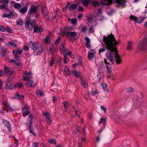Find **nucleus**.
I'll return each instance as SVG.
<instances>
[{
    "mask_svg": "<svg viewBox=\"0 0 147 147\" xmlns=\"http://www.w3.org/2000/svg\"><path fill=\"white\" fill-rule=\"evenodd\" d=\"M119 44L118 42L116 41L113 45L111 44H107V51L105 53L107 59L113 64L115 61V54L116 55V53L117 51L116 46Z\"/></svg>",
    "mask_w": 147,
    "mask_h": 147,
    "instance_id": "1",
    "label": "nucleus"
},
{
    "mask_svg": "<svg viewBox=\"0 0 147 147\" xmlns=\"http://www.w3.org/2000/svg\"><path fill=\"white\" fill-rule=\"evenodd\" d=\"M103 40V42L105 44L106 46L105 47H103L102 48L99 49V55H100V53L105 52L107 49V44L109 45L112 44L113 45L116 41L114 35L112 34H109L107 36H104Z\"/></svg>",
    "mask_w": 147,
    "mask_h": 147,
    "instance_id": "2",
    "label": "nucleus"
},
{
    "mask_svg": "<svg viewBox=\"0 0 147 147\" xmlns=\"http://www.w3.org/2000/svg\"><path fill=\"white\" fill-rule=\"evenodd\" d=\"M138 49L142 52L147 51V37L140 40L138 46Z\"/></svg>",
    "mask_w": 147,
    "mask_h": 147,
    "instance_id": "3",
    "label": "nucleus"
},
{
    "mask_svg": "<svg viewBox=\"0 0 147 147\" xmlns=\"http://www.w3.org/2000/svg\"><path fill=\"white\" fill-rule=\"evenodd\" d=\"M38 7L32 5L30 9L28 12V14L30 15H34L35 18L37 19L38 16Z\"/></svg>",
    "mask_w": 147,
    "mask_h": 147,
    "instance_id": "4",
    "label": "nucleus"
},
{
    "mask_svg": "<svg viewBox=\"0 0 147 147\" xmlns=\"http://www.w3.org/2000/svg\"><path fill=\"white\" fill-rule=\"evenodd\" d=\"M36 21L35 20H32L27 24H25V27L26 28H28L29 30H31L33 28H34L36 26Z\"/></svg>",
    "mask_w": 147,
    "mask_h": 147,
    "instance_id": "5",
    "label": "nucleus"
},
{
    "mask_svg": "<svg viewBox=\"0 0 147 147\" xmlns=\"http://www.w3.org/2000/svg\"><path fill=\"white\" fill-rule=\"evenodd\" d=\"M29 107L26 104L24 105V107L22 109L23 116L25 117L29 114L30 113Z\"/></svg>",
    "mask_w": 147,
    "mask_h": 147,
    "instance_id": "6",
    "label": "nucleus"
},
{
    "mask_svg": "<svg viewBox=\"0 0 147 147\" xmlns=\"http://www.w3.org/2000/svg\"><path fill=\"white\" fill-rule=\"evenodd\" d=\"M63 34L64 35L66 34L67 37L69 38L74 37L77 34V33L76 32H71L68 30L67 31V30L64 31Z\"/></svg>",
    "mask_w": 147,
    "mask_h": 147,
    "instance_id": "7",
    "label": "nucleus"
},
{
    "mask_svg": "<svg viewBox=\"0 0 147 147\" xmlns=\"http://www.w3.org/2000/svg\"><path fill=\"white\" fill-rule=\"evenodd\" d=\"M43 50L42 47L38 45L34 50V53L36 55H39L42 52Z\"/></svg>",
    "mask_w": 147,
    "mask_h": 147,
    "instance_id": "8",
    "label": "nucleus"
},
{
    "mask_svg": "<svg viewBox=\"0 0 147 147\" xmlns=\"http://www.w3.org/2000/svg\"><path fill=\"white\" fill-rule=\"evenodd\" d=\"M118 51L116 53V55L115 56V62L117 65L121 64L122 62V59L119 55L118 54Z\"/></svg>",
    "mask_w": 147,
    "mask_h": 147,
    "instance_id": "9",
    "label": "nucleus"
},
{
    "mask_svg": "<svg viewBox=\"0 0 147 147\" xmlns=\"http://www.w3.org/2000/svg\"><path fill=\"white\" fill-rule=\"evenodd\" d=\"M105 63L106 64L105 66L107 69V70L108 73L111 74L112 73V71L111 69V65L107 62V59H104Z\"/></svg>",
    "mask_w": 147,
    "mask_h": 147,
    "instance_id": "10",
    "label": "nucleus"
},
{
    "mask_svg": "<svg viewBox=\"0 0 147 147\" xmlns=\"http://www.w3.org/2000/svg\"><path fill=\"white\" fill-rule=\"evenodd\" d=\"M46 117V121L47 123L49 124H50L51 123V115L50 114L47 112L45 113L44 115Z\"/></svg>",
    "mask_w": 147,
    "mask_h": 147,
    "instance_id": "11",
    "label": "nucleus"
},
{
    "mask_svg": "<svg viewBox=\"0 0 147 147\" xmlns=\"http://www.w3.org/2000/svg\"><path fill=\"white\" fill-rule=\"evenodd\" d=\"M3 122L4 124V125L6 127H7V128L8 129L9 131L11 132V125L10 123L5 120H3Z\"/></svg>",
    "mask_w": 147,
    "mask_h": 147,
    "instance_id": "12",
    "label": "nucleus"
},
{
    "mask_svg": "<svg viewBox=\"0 0 147 147\" xmlns=\"http://www.w3.org/2000/svg\"><path fill=\"white\" fill-rule=\"evenodd\" d=\"M59 49L61 54L65 55L67 52V50L65 47V44L62 43L60 46Z\"/></svg>",
    "mask_w": 147,
    "mask_h": 147,
    "instance_id": "13",
    "label": "nucleus"
},
{
    "mask_svg": "<svg viewBox=\"0 0 147 147\" xmlns=\"http://www.w3.org/2000/svg\"><path fill=\"white\" fill-rule=\"evenodd\" d=\"M11 4L13 5V7L17 9H19L20 8L21 5L18 3H16L14 1H11Z\"/></svg>",
    "mask_w": 147,
    "mask_h": 147,
    "instance_id": "14",
    "label": "nucleus"
},
{
    "mask_svg": "<svg viewBox=\"0 0 147 147\" xmlns=\"http://www.w3.org/2000/svg\"><path fill=\"white\" fill-rule=\"evenodd\" d=\"M43 30V28L42 27L40 26H38L37 25H36V26L34 29V32L36 33L38 32H42Z\"/></svg>",
    "mask_w": 147,
    "mask_h": 147,
    "instance_id": "15",
    "label": "nucleus"
},
{
    "mask_svg": "<svg viewBox=\"0 0 147 147\" xmlns=\"http://www.w3.org/2000/svg\"><path fill=\"white\" fill-rule=\"evenodd\" d=\"M26 86L27 87H33L35 86V84L33 83V81L30 79L28 80L26 84Z\"/></svg>",
    "mask_w": 147,
    "mask_h": 147,
    "instance_id": "16",
    "label": "nucleus"
},
{
    "mask_svg": "<svg viewBox=\"0 0 147 147\" xmlns=\"http://www.w3.org/2000/svg\"><path fill=\"white\" fill-rule=\"evenodd\" d=\"M38 45V43L32 42H30L29 43V45L30 47L34 50L35 49Z\"/></svg>",
    "mask_w": 147,
    "mask_h": 147,
    "instance_id": "17",
    "label": "nucleus"
},
{
    "mask_svg": "<svg viewBox=\"0 0 147 147\" xmlns=\"http://www.w3.org/2000/svg\"><path fill=\"white\" fill-rule=\"evenodd\" d=\"M91 51L92 52H90L88 53V57L89 59H91L94 57V53L96 52L95 50H92Z\"/></svg>",
    "mask_w": 147,
    "mask_h": 147,
    "instance_id": "18",
    "label": "nucleus"
},
{
    "mask_svg": "<svg viewBox=\"0 0 147 147\" xmlns=\"http://www.w3.org/2000/svg\"><path fill=\"white\" fill-rule=\"evenodd\" d=\"M28 9V8L27 7H24L20 9L19 12L20 13L24 14L27 12Z\"/></svg>",
    "mask_w": 147,
    "mask_h": 147,
    "instance_id": "19",
    "label": "nucleus"
},
{
    "mask_svg": "<svg viewBox=\"0 0 147 147\" xmlns=\"http://www.w3.org/2000/svg\"><path fill=\"white\" fill-rule=\"evenodd\" d=\"M70 70L66 66L65 67L63 73L67 75H69L71 74Z\"/></svg>",
    "mask_w": 147,
    "mask_h": 147,
    "instance_id": "20",
    "label": "nucleus"
},
{
    "mask_svg": "<svg viewBox=\"0 0 147 147\" xmlns=\"http://www.w3.org/2000/svg\"><path fill=\"white\" fill-rule=\"evenodd\" d=\"M13 11L11 10L9 14H6L5 13H4L3 14V16L4 18H10L11 16L13 15Z\"/></svg>",
    "mask_w": 147,
    "mask_h": 147,
    "instance_id": "21",
    "label": "nucleus"
},
{
    "mask_svg": "<svg viewBox=\"0 0 147 147\" xmlns=\"http://www.w3.org/2000/svg\"><path fill=\"white\" fill-rule=\"evenodd\" d=\"M72 74L76 77L79 78L81 76V74L79 72H77L75 70L72 71Z\"/></svg>",
    "mask_w": 147,
    "mask_h": 147,
    "instance_id": "22",
    "label": "nucleus"
},
{
    "mask_svg": "<svg viewBox=\"0 0 147 147\" xmlns=\"http://www.w3.org/2000/svg\"><path fill=\"white\" fill-rule=\"evenodd\" d=\"M88 82L84 78L81 80V84L82 86L85 88L87 86Z\"/></svg>",
    "mask_w": 147,
    "mask_h": 147,
    "instance_id": "23",
    "label": "nucleus"
},
{
    "mask_svg": "<svg viewBox=\"0 0 147 147\" xmlns=\"http://www.w3.org/2000/svg\"><path fill=\"white\" fill-rule=\"evenodd\" d=\"M78 5L77 4H71L70 5L69 8V10L71 11H72L74 9H75L76 8Z\"/></svg>",
    "mask_w": 147,
    "mask_h": 147,
    "instance_id": "24",
    "label": "nucleus"
},
{
    "mask_svg": "<svg viewBox=\"0 0 147 147\" xmlns=\"http://www.w3.org/2000/svg\"><path fill=\"white\" fill-rule=\"evenodd\" d=\"M129 18L131 20H134V22L140 23V20L137 18H136L134 16H133L132 15L131 16L129 17Z\"/></svg>",
    "mask_w": 147,
    "mask_h": 147,
    "instance_id": "25",
    "label": "nucleus"
},
{
    "mask_svg": "<svg viewBox=\"0 0 147 147\" xmlns=\"http://www.w3.org/2000/svg\"><path fill=\"white\" fill-rule=\"evenodd\" d=\"M132 44L131 41H129L128 44L127 49L129 51H130L132 50Z\"/></svg>",
    "mask_w": 147,
    "mask_h": 147,
    "instance_id": "26",
    "label": "nucleus"
},
{
    "mask_svg": "<svg viewBox=\"0 0 147 147\" xmlns=\"http://www.w3.org/2000/svg\"><path fill=\"white\" fill-rule=\"evenodd\" d=\"M41 12L43 15L47 13L48 10L45 6L42 7L41 9Z\"/></svg>",
    "mask_w": 147,
    "mask_h": 147,
    "instance_id": "27",
    "label": "nucleus"
},
{
    "mask_svg": "<svg viewBox=\"0 0 147 147\" xmlns=\"http://www.w3.org/2000/svg\"><path fill=\"white\" fill-rule=\"evenodd\" d=\"M51 42L50 36H47L45 39V43L47 44H49Z\"/></svg>",
    "mask_w": 147,
    "mask_h": 147,
    "instance_id": "28",
    "label": "nucleus"
},
{
    "mask_svg": "<svg viewBox=\"0 0 147 147\" xmlns=\"http://www.w3.org/2000/svg\"><path fill=\"white\" fill-rule=\"evenodd\" d=\"M7 51V49L5 47H3L1 48V54L3 56H4L5 55V53Z\"/></svg>",
    "mask_w": 147,
    "mask_h": 147,
    "instance_id": "29",
    "label": "nucleus"
},
{
    "mask_svg": "<svg viewBox=\"0 0 147 147\" xmlns=\"http://www.w3.org/2000/svg\"><path fill=\"white\" fill-rule=\"evenodd\" d=\"M15 96L16 98H18L20 100H22L24 98V96L23 95H20L18 93H16Z\"/></svg>",
    "mask_w": 147,
    "mask_h": 147,
    "instance_id": "30",
    "label": "nucleus"
},
{
    "mask_svg": "<svg viewBox=\"0 0 147 147\" xmlns=\"http://www.w3.org/2000/svg\"><path fill=\"white\" fill-rule=\"evenodd\" d=\"M100 4V3L98 1H95L92 3V5L96 7L99 6Z\"/></svg>",
    "mask_w": 147,
    "mask_h": 147,
    "instance_id": "31",
    "label": "nucleus"
},
{
    "mask_svg": "<svg viewBox=\"0 0 147 147\" xmlns=\"http://www.w3.org/2000/svg\"><path fill=\"white\" fill-rule=\"evenodd\" d=\"M17 24L20 26H22L23 24V22L22 20L19 19L17 21Z\"/></svg>",
    "mask_w": 147,
    "mask_h": 147,
    "instance_id": "32",
    "label": "nucleus"
},
{
    "mask_svg": "<svg viewBox=\"0 0 147 147\" xmlns=\"http://www.w3.org/2000/svg\"><path fill=\"white\" fill-rule=\"evenodd\" d=\"M63 105L65 109V111L66 112L67 110V108L68 107V103L67 102H63Z\"/></svg>",
    "mask_w": 147,
    "mask_h": 147,
    "instance_id": "33",
    "label": "nucleus"
},
{
    "mask_svg": "<svg viewBox=\"0 0 147 147\" xmlns=\"http://www.w3.org/2000/svg\"><path fill=\"white\" fill-rule=\"evenodd\" d=\"M33 117V115L32 114V113L31 115L29 116V117L28 118V120H29L30 122V126H31L32 123V119Z\"/></svg>",
    "mask_w": 147,
    "mask_h": 147,
    "instance_id": "34",
    "label": "nucleus"
},
{
    "mask_svg": "<svg viewBox=\"0 0 147 147\" xmlns=\"http://www.w3.org/2000/svg\"><path fill=\"white\" fill-rule=\"evenodd\" d=\"M36 94L38 95H40L41 96H44V94L43 92L40 90H38L36 91Z\"/></svg>",
    "mask_w": 147,
    "mask_h": 147,
    "instance_id": "35",
    "label": "nucleus"
},
{
    "mask_svg": "<svg viewBox=\"0 0 147 147\" xmlns=\"http://www.w3.org/2000/svg\"><path fill=\"white\" fill-rule=\"evenodd\" d=\"M7 5H6L5 4H3L2 5H0V9L1 10L4 9L5 10L7 7Z\"/></svg>",
    "mask_w": 147,
    "mask_h": 147,
    "instance_id": "36",
    "label": "nucleus"
},
{
    "mask_svg": "<svg viewBox=\"0 0 147 147\" xmlns=\"http://www.w3.org/2000/svg\"><path fill=\"white\" fill-rule=\"evenodd\" d=\"M23 86L22 83L21 82L17 83L16 85V86L17 88H21Z\"/></svg>",
    "mask_w": 147,
    "mask_h": 147,
    "instance_id": "37",
    "label": "nucleus"
},
{
    "mask_svg": "<svg viewBox=\"0 0 147 147\" xmlns=\"http://www.w3.org/2000/svg\"><path fill=\"white\" fill-rule=\"evenodd\" d=\"M30 16H27L26 17V22H25V24H26L29 22H30L31 21V20H30Z\"/></svg>",
    "mask_w": 147,
    "mask_h": 147,
    "instance_id": "38",
    "label": "nucleus"
},
{
    "mask_svg": "<svg viewBox=\"0 0 147 147\" xmlns=\"http://www.w3.org/2000/svg\"><path fill=\"white\" fill-rule=\"evenodd\" d=\"M49 142L51 144H56V140L53 138L50 139L49 140Z\"/></svg>",
    "mask_w": 147,
    "mask_h": 147,
    "instance_id": "39",
    "label": "nucleus"
},
{
    "mask_svg": "<svg viewBox=\"0 0 147 147\" xmlns=\"http://www.w3.org/2000/svg\"><path fill=\"white\" fill-rule=\"evenodd\" d=\"M54 58H52L51 59V60L49 61L50 66L51 67H52L54 64Z\"/></svg>",
    "mask_w": 147,
    "mask_h": 147,
    "instance_id": "40",
    "label": "nucleus"
},
{
    "mask_svg": "<svg viewBox=\"0 0 147 147\" xmlns=\"http://www.w3.org/2000/svg\"><path fill=\"white\" fill-rule=\"evenodd\" d=\"M61 40V38L60 37H59L57 38L55 42V44L56 45H57L59 43L60 40Z\"/></svg>",
    "mask_w": 147,
    "mask_h": 147,
    "instance_id": "41",
    "label": "nucleus"
},
{
    "mask_svg": "<svg viewBox=\"0 0 147 147\" xmlns=\"http://www.w3.org/2000/svg\"><path fill=\"white\" fill-rule=\"evenodd\" d=\"M72 52L71 51H69L67 53V54L66 55H68L70 56L71 58H74V56L72 54Z\"/></svg>",
    "mask_w": 147,
    "mask_h": 147,
    "instance_id": "42",
    "label": "nucleus"
},
{
    "mask_svg": "<svg viewBox=\"0 0 147 147\" xmlns=\"http://www.w3.org/2000/svg\"><path fill=\"white\" fill-rule=\"evenodd\" d=\"M43 16L44 18L47 20L49 21L50 20V18H49V16H48L47 13L45 15H43Z\"/></svg>",
    "mask_w": 147,
    "mask_h": 147,
    "instance_id": "43",
    "label": "nucleus"
},
{
    "mask_svg": "<svg viewBox=\"0 0 147 147\" xmlns=\"http://www.w3.org/2000/svg\"><path fill=\"white\" fill-rule=\"evenodd\" d=\"M70 3L68 2L67 4H66L65 7L63 8L62 11H64L65 9L67 8L70 5Z\"/></svg>",
    "mask_w": 147,
    "mask_h": 147,
    "instance_id": "44",
    "label": "nucleus"
},
{
    "mask_svg": "<svg viewBox=\"0 0 147 147\" xmlns=\"http://www.w3.org/2000/svg\"><path fill=\"white\" fill-rule=\"evenodd\" d=\"M82 3L85 6L87 5L89 3L88 0H83Z\"/></svg>",
    "mask_w": 147,
    "mask_h": 147,
    "instance_id": "45",
    "label": "nucleus"
},
{
    "mask_svg": "<svg viewBox=\"0 0 147 147\" xmlns=\"http://www.w3.org/2000/svg\"><path fill=\"white\" fill-rule=\"evenodd\" d=\"M54 46L52 45L50 47L49 51L50 53H52L54 50Z\"/></svg>",
    "mask_w": 147,
    "mask_h": 147,
    "instance_id": "46",
    "label": "nucleus"
},
{
    "mask_svg": "<svg viewBox=\"0 0 147 147\" xmlns=\"http://www.w3.org/2000/svg\"><path fill=\"white\" fill-rule=\"evenodd\" d=\"M9 44L10 45H11V46L13 47H16L17 45L16 44H15V43L14 42L10 41L9 42Z\"/></svg>",
    "mask_w": 147,
    "mask_h": 147,
    "instance_id": "47",
    "label": "nucleus"
},
{
    "mask_svg": "<svg viewBox=\"0 0 147 147\" xmlns=\"http://www.w3.org/2000/svg\"><path fill=\"white\" fill-rule=\"evenodd\" d=\"M71 22L73 24H75L77 23V20L75 19H72Z\"/></svg>",
    "mask_w": 147,
    "mask_h": 147,
    "instance_id": "48",
    "label": "nucleus"
},
{
    "mask_svg": "<svg viewBox=\"0 0 147 147\" xmlns=\"http://www.w3.org/2000/svg\"><path fill=\"white\" fill-rule=\"evenodd\" d=\"M65 56L63 57V62L65 63H67V55L66 54L64 55Z\"/></svg>",
    "mask_w": 147,
    "mask_h": 147,
    "instance_id": "49",
    "label": "nucleus"
},
{
    "mask_svg": "<svg viewBox=\"0 0 147 147\" xmlns=\"http://www.w3.org/2000/svg\"><path fill=\"white\" fill-rule=\"evenodd\" d=\"M87 28L86 26H84L82 29V31L84 33H85L86 31Z\"/></svg>",
    "mask_w": 147,
    "mask_h": 147,
    "instance_id": "50",
    "label": "nucleus"
},
{
    "mask_svg": "<svg viewBox=\"0 0 147 147\" xmlns=\"http://www.w3.org/2000/svg\"><path fill=\"white\" fill-rule=\"evenodd\" d=\"M101 110L104 111L105 113H106L107 109L104 106L102 105L101 106Z\"/></svg>",
    "mask_w": 147,
    "mask_h": 147,
    "instance_id": "51",
    "label": "nucleus"
},
{
    "mask_svg": "<svg viewBox=\"0 0 147 147\" xmlns=\"http://www.w3.org/2000/svg\"><path fill=\"white\" fill-rule=\"evenodd\" d=\"M86 47L90 49L91 47L90 42H86Z\"/></svg>",
    "mask_w": 147,
    "mask_h": 147,
    "instance_id": "52",
    "label": "nucleus"
},
{
    "mask_svg": "<svg viewBox=\"0 0 147 147\" xmlns=\"http://www.w3.org/2000/svg\"><path fill=\"white\" fill-rule=\"evenodd\" d=\"M9 0H3L1 2L3 4H7L9 1Z\"/></svg>",
    "mask_w": 147,
    "mask_h": 147,
    "instance_id": "53",
    "label": "nucleus"
},
{
    "mask_svg": "<svg viewBox=\"0 0 147 147\" xmlns=\"http://www.w3.org/2000/svg\"><path fill=\"white\" fill-rule=\"evenodd\" d=\"M101 86L103 88H105L107 87V84H106L105 83H103L102 84Z\"/></svg>",
    "mask_w": 147,
    "mask_h": 147,
    "instance_id": "54",
    "label": "nucleus"
},
{
    "mask_svg": "<svg viewBox=\"0 0 147 147\" xmlns=\"http://www.w3.org/2000/svg\"><path fill=\"white\" fill-rule=\"evenodd\" d=\"M133 90L134 89L132 88H127V89L126 91L128 92H130L133 91Z\"/></svg>",
    "mask_w": 147,
    "mask_h": 147,
    "instance_id": "55",
    "label": "nucleus"
},
{
    "mask_svg": "<svg viewBox=\"0 0 147 147\" xmlns=\"http://www.w3.org/2000/svg\"><path fill=\"white\" fill-rule=\"evenodd\" d=\"M0 31L2 32L5 31V29L3 26H0Z\"/></svg>",
    "mask_w": 147,
    "mask_h": 147,
    "instance_id": "56",
    "label": "nucleus"
},
{
    "mask_svg": "<svg viewBox=\"0 0 147 147\" xmlns=\"http://www.w3.org/2000/svg\"><path fill=\"white\" fill-rule=\"evenodd\" d=\"M92 18L91 16H90L88 17V20L89 22H91L92 21Z\"/></svg>",
    "mask_w": 147,
    "mask_h": 147,
    "instance_id": "57",
    "label": "nucleus"
},
{
    "mask_svg": "<svg viewBox=\"0 0 147 147\" xmlns=\"http://www.w3.org/2000/svg\"><path fill=\"white\" fill-rule=\"evenodd\" d=\"M23 48L25 50L27 51H28L29 50V47L28 46L24 45L23 46Z\"/></svg>",
    "mask_w": 147,
    "mask_h": 147,
    "instance_id": "58",
    "label": "nucleus"
},
{
    "mask_svg": "<svg viewBox=\"0 0 147 147\" xmlns=\"http://www.w3.org/2000/svg\"><path fill=\"white\" fill-rule=\"evenodd\" d=\"M29 77H28V76H27V77H26L25 76L23 77V80L24 81L27 80V81H28V80H29L30 79H29Z\"/></svg>",
    "mask_w": 147,
    "mask_h": 147,
    "instance_id": "59",
    "label": "nucleus"
},
{
    "mask_svg": "<svg viewBox=\"0 0 147 147\" xmlns=\"http://www.w3.org/2000/svg\"><path fill=\"white\" fill-rule=\"evenodd\" d=\"M6 30L9 33L11 32V30L8 27H7L6 28Z\"/></svg>",
    "mask_w": 147,
    "mask_h": 147,
    "instance_id": "60",
    "label": "nucleus"
},
{
    "mask_svg": "<svg viewBox=\"0 0 147 147\" xmlns=\"http://www.w3.org/2000/svg\"><path fill=\"white\" fill-rule=\"evenodd\" d=\"M38 143L34 142L33 143L32 146L34 147H38Z\"/></svg>",
    "mask_w": 147,
    "mask_h": 147,
    "instance_id": "61",
    "label": "nucleus"
},
{
    "mask_svg": "<svg viewBox=\"0 0 147 147\" xmlns=\"http://www.w3.org/2000/svg\"><path fill=\"white\" fill-rule=\"evenodd\" d=\"M4 71L6 73L9 72V68L5 66L4 68Z\"/></svg>",
    "mask_w": 147,
    "mask_h": 147,
    "instance_id": "62",
    "label": "nucleus"
},
{
    "mask_svg": "<svg viewBox=\"0 0 147 147\" xmlns=\"http://www.w3.org/2000/svg\"><path fill=\"white\" fill-rule=\"evenodd\" d=\"M24 74H26L27 76L29 77L31 76V74L30 73H29L27 71H26Z\"/></svg>",
    "mask_w": 147,
    "mask_h": 147,
    "instance_id": "63",
    "label": "nucleus"
},
{
    "mask_svg": "<svg viewBox=\"0 0 147 147\" xmlns=\"http://www.w3.org/2000/svg\"><path fill=\"white\" fill-rule=\"evenodd\" d=\"M15 59L18 61L20 60V56H17L15 57Z\"/></svg>",
    "mask_w": 147,
    "mask_h": 147,
    "instance_id": "64",
    "label": "nucleus"
}]
</instances>
